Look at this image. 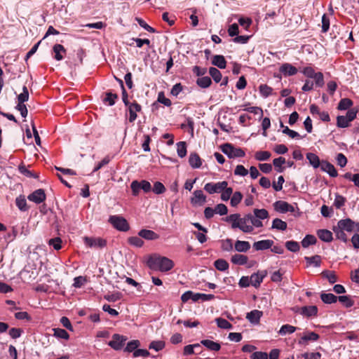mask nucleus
<instances>
[{
    "label": "nucleus",
    "mask_w": 359,
    "mask_h": 359,
    "mask_svg": "<svg viewBox=\"0 0 359 359\" xmlns=\"http://www.w3.org/2000/svg\"><path fill=\"white\" fill-rule=\"evenodd\" d=\"M150 355L149 352L147 349H140L137 348L133 353V356L134 358L142 357L147 358Z\"/></svg>",
    "instance_id": "nucleus-63"
},
{
    "label": "nucleus",
    "mask_w": 359,
    "mask_h": 359,
    "mask_svg": "<svg viewBox=\"0 0 359 359\" xmlns=\"http://www.w3.org/2000/svg\"><path fill=\"white\" fill-rule=\"evenodd\" d=\"M319 238L324 242H331L333 239L332 233L330 231L327 229H320L317 232Z\"/></svg>",
    "instance_id": "nucleus-24"
},
{
    "label": "nucleus",
    "mask_w": 359,
    "mask_h": 359,
    "mask_svg": "<svg viewBox=\"0 0 359 359\" xmlns=\"http://www.w3.org/2000/svg\"><path fill=\"white\" fill-rule=\"evenodd\" d=\"M212 64L219 69H225L226 61L223 55H216L212 57Z\"/></svg>",
    "instance_id": "nucleus-23"
},
{
    "label": "nucleus",
    "mask_w": 359,
    "mask_h": 359,
    "mask_svg": "<svg viewBox=\"0 0 359 359\" xmlns=\"http://www.w3.org/2000/svg\"><path fill=\"white\" fill-rule=\"evenodd\" d=\"M312 79L315 80V83L317 86L322 87L324 85V77L321 72L316 73Z\"/></svg>",
    "instance_id": "nucleus-60"
},
{
    "label": "nucleus",
    "mask_w": 359,
    "mask_h": 359,
    "mask_svg": "<svg viewBox=\"0 0 359 359\" xmlns=\"http://www.w3.org/2000/svg\"><path fill=\"white\" fill-rule=\"evenodd\" d=\"M15 204L20 211L25 212L29 209L25 196L20 195L17 197Z\"/></svg>",
    "instance_id": "nucleus-27"
},
{
    "label": "nucleus",
    "mask_w": 359,
    "mask_h": 359,
    "mask_svg": "<svg viewBox=\"0 0 359 359\" xmlns=\"http://www.w3.org/2000/svg\"><path fill=\"white\" fill-rule=\"evenodd\" d=\"M320 167L322 171L327 172L332 177H336L338 175L334 166L328 161H322Z\"/></svg>",
    "instance_id": "nucleus-15"
},
{
    "label": "nucleus",
    "mask_w": 359,
    "mask_h": 359,
    "mask_svg": "<svg viewBox=\"0 0 359 359\" xmlns=\"http://www.w3.org/2000/svg\"><path fill=\"white\" fill-rule=\"evenodd\" d=\"M227 186L228 182L226 181L219 182L217 183L209 182L205 184L204 190L210 194L221 193Z\"/></svg>",
    "instance_id": "nucleus-5"
},
{
    "label": "nucleus",
    "mask_w": 359,
    "mask_h": 359,
    "mask_svg": "<svg viewBox=\"0 0 359 359\" xmlns=\"http://www.w3.org/2000/svg\"><path fill=\"white\" fill-rule=\"evenodd\" d=\"M352 105L353 102L351 100L348 98H343L339 101L337 109L339 110H346L350 108Z\"/></svg>",
    "instance_id": "nucleus-42"
},
{
    "label": "nucleus",
    "mask_w": 359,
    "mask_h": 359,
    "mask_svg": "<svg viewBox=\"0 0 359 359\" xmlns=\"http://www.w3.org/2000/svg\"><path fill=\"white\" fill-rule=\"evenodd\" d=\"M128 242L130 245L137 248H141L144 245V241L142 238L138 236H131L128 238Z\"/></svg>",
    "instance_id": "nucleus-43"
},
{
    "label": "nucleus",
    "mask_w": 359,
    "mask_h": 359,
    "mask_svg": "<svg viewBox=\"0 0 359 359\" xmlns=\"http://www.w3.org/2000/svg\"><path fill=\"white\" fill-rule=\"evenodd\" d=\"M296 330H297L296 327L286 324V325H283L280 327L278 333H279V334L283 336L287 334H292L296 331Z\"/></svg>",
    "instance_id": "nucleus-39"
},
{
    "label": "nucleus",
    "mask_w": 359,
    "mask_h": 359,
    "mask_svg": "<svg viewBox=\"0 0 359 359\" xmlns=\"http://www.w3.org/2000/svg\"><path fill=\"white\" fill-rule=\"evenodd\" d=\"M147 265L151 270L166 272L173 268L174 263L168 257L154 255L148 258Z\"/></svg>",
    "instance_id": "nucleus-2"
},
{
    "label": "nucleus",
    "mask_w": 359,
    "mask_h": 359,
    "mask_svg": "<svg viewBox=\"0 0 359 359\" xmlns=\"http://www.w3.org/2000/svg\"><path fill=\"white\" fill-rule=\"evenodd\" d=\"M165 346V343L163 341H154L150 343L149 348L154 349L156 351L162 350Z\"/></svg>",
    "instance_id": "nucleus-58"
},
{
    "label": "nucleus",
    "mask_w": 359,
    "mask_h": 359,
    "mask_svg": "<svg viewBox=\"0 0 359 359\" xmlns=\"http://www.w3.org/2000/svg\"><path fill=\"white\" fill-rule=\"evenodd\" d=\"M320 299L325 304H332L337 301V297L332 293H322Z\"/></svg>",
    "instance_id": "nucleus-34"
},
{
    "label": "nucleus",
    "mask_w": 359,
    "mask_h": 359,
    "mask_svg": "<svg viewBox=\"0 0 359 359\" xmlns=\"http://www.w3.org/2000/svg\"><path fill=\"white\" fill-rule=\"evenodd\" d=\"M140 342L139 340H132L127 344L125 351L127 352H134L140 346Z\"/></svg>",
    "instance_id": "nucleus-51"
},
{
    "label": "nucleus",
    "mask_w": 359,
    "mask_h": 359,
    "mask_svg": "<svg viewBox=\"0 0 359 359\" xmlns=\"http://www.w3.org/2000/svg\"><path fill=\"white\" fill-rule=\"evenodd\" d=\"M201 343L210 351H217L221 348V346L219 343L209 339H203Z\"/></svg>",
    "instance_id": "nucleus-29"
},
{
    "label": "nucleus",
    "mask_w": 359,
    "mask_h": 359,
    "mask_svg": "<svg viewBox=\"0 0 359 359\" xmlns=\"http://www.w3.org/2000/svg\"><path fill=\"white\" fill-rule=\"evenodd\" d=\"M266 276V272H263L262 273H256L251 275L250 284L255 287H257L260 285L261 283L263 281L264 278Z\"/></svg>",
    "instance_id": "nucleus-22"
},
{
    "label": "nucleus",
    "mask_w": 359,
    "mask_h": 359,
    "mask_svg": "<svg viewBox=\"0 0 359 359\" xmlns=\"http://www.w3.org/2000/svg\"><path fill=\"white\" fill-rule=\"evenodd\" d=\"M296 312L299 313L301 315L307 318L316 316L318 314V308L316 306H306L297 308Z\"/></svg>",
    "instance_id": "nucleus-12"
},
{
    "label": "nucleus",
    "mask_w": 359,
    "mask_h": 359,
    "mask_svg": "<svg viewBox=\"0 0 359 359\" xmlns=\"http://www.w3.org/2000/svg\"><path fill=\"white\" fill-rule=\"evenodd\" d=\"M152 190L156 194H161L165 191V188L161 182H156Z\"/></svg>",
    "instance_id": "nucleus-59"
},
{
    "label": "nucleus",
    "mask_w": 359,
    "mask_h": 359,
    "mask_svg": "<svg viewBox=\"0 0 359 359\" xmlns=\"http://www.w3.org/2000/svg\"><path fill=\"white\" fill-rule=\"evenodd\" d=\"M46 194L44 190L42 189H36L27 196L29 201H32L36 204H39L43 202L46 200Z\"/></svg>",
    "instance_id": "nucleus-10"
},
{
    "label": "nucleus",
    "mask_w": 359,
    "mask_h": 359,
    "mask_svg": "<svg viewBox=\"0 0 359 359\" xmlns=\"http://www.w3.org/2000/svg\"><path fill=\"white\" fill-rule=\"evenodd\" d=\"M189 163L193 168H198L202 165L201 159L196 153H191L189 157Z\"/></svg>",
    "instance_id": "nucleus-21"
},
{
    "label": "nucleus",
    "mask_w": 359,
    "mask_h": 359,
    "mask_svg": "<svg viewBox=\"0 0 359 359\" xmlns=\"http://www.w3.org/2000/svg\"><path fill=\"white\" fill-rule=\"evenodd\" d=\"M194 196L191 198L193 205H203L206 201V196L202 190H196L193 193Z\"/></svg>",
    "instance_id": "nucleus-16"
},
{
    "label": "nucleus",
    "mask_w": 359,
    "mask_h": 359,
    "mask_svg": "<svg viewBox=\"0 0 359 359\" xmlns=\"http://www.w3.org/2000/svg\"><path fill=\"white\" fill-rule=\"evenodd\" d=\"M243 198V195L240 191H236L231 198V205L233 207L237 206L241 201Z\"/></svg>",
    "instance_id": "nucleus-54"
},
{
    "label": "nucleus",
    "mask_w": 359,
    "mask_h": 359,
    "mask_svg": "<svg viewBox=\"0 0 359 359\" xmlns=\"http://www.w3.org/2000/svg\"><path fill=\"white\" fill-rule=\"evenodd\" d=\"M121 293L116 292L114 294H108L104 296V298L108 302H114L119 300L121 298Z\"/></svg>",
    "instance_id": "nucleus-62"
},
{
    "label": "nucleus",
    "mask_w": 359,
    "mask_h": 359,
    "mask_svg": "<svg viewBox=\"0 0 359 359\" xmlns=\"http://www.w3.org/2000/svg\"><path fill=\"white\" fill-rule=\"evenodd\" d=\"M279 72L287 77L297 74L298 69L291 64L285 62L280 66Z\"/></svg>",
    "instance_id": "nucleus-11"
},
{
    "label": "nucleus",
    "mask_w": 359,
    "mask_h": 359,
    "mask_svg": "<svg viewBox=\"0 0 359 359\" xmlns=\"http://www.w3.org/2000/svg\"><path fill=\"white\" fill-rule=\"evenodd\" d=\"M285 158L283 157H278L276 158H274L273 161V165L276 168V170L278 172H282L284 170V168L283 167V165L285 163Z\"/></svg>",
    "instance_id": "nucleus-38"
},
{
    "label": "nucleus",
    "mask_w": 359,
    "mask_h": 359,
    "mask_svg": "<svg viewBox=\"0 0 359 359\" xmlns=\"http://www.w3.org/2000/svg\"><path fill=\"white\" fill-rule=\"evenodd\" d=\"M232 194L233 189L226 187V188L222 191L221 199L224 201H226L230 198Z\"/></svg>",
    "instance_id": "nucleus-61"
},
{
    "label": "nucleus",
    "mask_w": 359,
    "mask_h": 359,
    "mask_svg": "<svg viewBox=\"0 0 359 359\" xmlns=\"http://www.w3.org/2000/svg\"><path fill=\"white\" fill-rule=\"evenodd\" d=\"M215 267L220 271H225L229 269V263L224 259H218L214 262Z\"/></svg>",
    "instance_id": "nucleus-35"
},
{
    "label": "nucleus",
    "mask_w": 359,
    "mask_h": 359,
    "mask_svg": "<svg viewBox=\"0 0 359 359\" xmlns=\"http://www.w3.org/2000/svg\"><path fill=\"white\" fill-rule=\"evenodd\" d=\"M319 339V335L314 332H305L299 340V344L304 345L308 341H316Z\"/></svg>",
    "instance_id": "nucleus-17"
},
{
    "label": "nucleus",
    "mask_w": 359,
    "mask_h": 359,
    "mask_svg": "<svg viewBox=\"0 0 359 359\" xmlns=\"http://www.w3.org/2000/svg\"><path fill=\"white\" fill-rule=\"evenodd\" d=\"M177 152L180 158H184L187 155V144L185 142H179L177 143Z\"/></svg>",
    "instance_id": "nucleus-41"
},
{
    "label": "nucleus",
    "mask_w": 359,
    "mask_h": 359,
    "mask_svg": "<svg viewBox=\"0 0 359 359\" xmlns=\"http://www.w3.org/2000/svg\"><path fill=\"white\" fill-rule=\"evenodd\" d=\"M316 242L317 239L313 235L308 234L303 238L301 243L303 248H306L311 245L316 244Z\"/></svg>",
    "instance_id": "nucleus-33"
},
{
    "label": "nucleus",
    "mask_w": 359,
    "mask_h": 359,
    "mask_svg": "<svg viewBox=\"0 0 359 359\" xmlns=\"http://www.w3.org/2000/svg\"><path fill=\"white\" fill-rule=\"evenodd\" d=\"M222 151L229 158H233L236 157H243L245 151L241 148H236L229 143L224 144L221 146Z\"/></svg>",
    "instance_id": "nucleus-4"
},
{
    "label": "nucleus",
    "mask_w": 359,
    "mask_h": 359,
    "mask_svg": "<svg viewBox=\"0 0 359 359\" xmlns=\"http://www.w3.org/2000/svg\"><path fill=\"white\" fill-rule=\"evenodd\" d=\"M118 99V95L111 92H107L103 102L109 106L114 105L116 100Z\"/></svg>",
    "instance_id": "nucleus-32"
},
{
    "label": "nucleus",
    "mask_w": 359,
    "mask_h": 359,
    "mask_svg": "<svg viewBox=\"0 0 359 359\" xmlns=\"http://www.w3.org/2000/svg\"><path fill=\"white\" fill-rule=\"evenodd\" d=\"M280 354V350L278 348L272 349L269 355L266 352L257 351L252 353L250 359H278Z\"/></svg>",
    "instance_id": "nucleus-7"
},
{
    "label": "nucleus",
    "mask_w": 359,
    "mask_h": 359,
    "mask_svg": "<svg viewBox=\"0 0 359 359\" xmlns=\"http://www.w3.org/2000/svg\"><path fill=\"white\" fill-rule=\"evenodd\" d=\"M209 74L216 83H219L222 78L221 72L215 67L209 69Z\"/></svg>",
    "instance_id": "nucleus-45"
},
{
    "label": "nucleus",
    "mask_w": 359,
    "mask_h": 359,
    "mask_svg": "<svg viewBox=\"0 0 359 359\" xmlns=\"http://www.w3.org/2000/svg\"><path fill=\"white\" fill-rule=\"evenodd\" d=\"M217 325L222 329L229 330L232 328V325L226 319L222 318H217L215 319Z\"/></svg>",
    "instance_id": "nucleus-47"
},
{
    "label": "nucleus",
    "mask_w": 359,
    "mask_h": 359,
    "mask_svg": "<svg viewBox=\"0 0 359 359\" xmlns=\"http://www.w3.org/2000/svg\"><path fill=\"white\" fill-rule=\"evenodd\" d=\"M287 223L280 219L276 218L272 222L271 229L285 231L287 229Z\"/></svg>",
    "instance_id": "nucleus-36"
},
{
    "label": "nucleus",
    "mask_w": 359,
    "mask_h": 359,
    "mask_svg": "<svg viewBox=\"0 0 359 359\" xmlns=\"http://www.w3.org/2000/svg\"><path fill=\"white\" fill-rule=\"evenodd\" d=\"M48 244L56 250H59L62 248V240L60 237L51 238L48 241Z\"/></svg>",
    "instance_id": "nucleus-57"
},
{
    "label": "nucleus",
    "mask_w": 359,
    "mask_h": 359,
    "mask_svg": "<svg viewBox=\"0 0 359 359\" xmlns=\"http://www.w3.org/2000/svg\"><path fill=\"white\" fill-rule=\"evenodd\" d=\"M28 100H29V91H28L27 86H24L22 88V92L18 96V104H23Z\"/></svg>",
    "instance_id": "nucleus-44"
},
{
    "label": "nucleus",
    "mask_w": 359,
    "mask_h": 359,
    "mask_svg": "<svg viewBox=\"0 0 359 359\" xmlns=\"http://www.w3.org/2000/svg\"><path fill=\"white\" fill-rule=\"evenodd\" d=\"M127 107H128V111L130 114L128 120L130 123H133L137 118V112H139L141 111L142 107L136 101H134L133 102L129 104V105H127Z\"/></svg>",
    "instance_id": "nucleus-14"
},
{
    "label": "nucleus",
    "mask_w": 359,
    "mask_h": 359,
    "mask_svg": "<svg viewBox=\"0 0 359 359\" xmlns=\"http://www.w3.org/2000/svg\"><path fill=\"white\" fill-rule=\"evenodd\" d=\"M53 52L55 53V59L57 61H60L63 59L62 53H65L66 50L64 46L61 44H55L53 48Z\"/></svg>",
    "instance_id": "nucleus-30"
},
{
    "label": "nucleus",
    "mask_w": 359,
    "mask_h": 359,
    "mask_svg": "<svg viewBox=\"0 0 359 359\" xmlns=\"http://www.w3.org/2000/svg\"><path fill=\"white\" fill-rule=\"evenodd\" d=\"M273 206L276 211L281 213H285L287 212H294V208L287 202L283 201H278L275 202Z\"/></svg>",
    "instance_id": "nucleus-13"
},
{
    "label": "nucleus",
    "mask_w": 359,
    "mask_h": 359,
    "mask_svg": "<svg viewBox=\"0 0 359 359\" xmlns=\"http://www.w3.org/2000/svg\"><path fill=\"white\" fill-rule=\"evenodd\" d=\"M253 212L254 216L259 219H264L269 217V212L266 209H255Z\"/></svg>",
    "instance_id": "nucleus-55"
},
{
    "label": "nucleus",
    "mask_w": 359,
    "mask_h": 359,
    "mask_svg": "<svg viewBox=\"0 0 359 359\" xmlns=\"http://www.w3.org/2000/svg\"><path fill=\"white\" fill-rule=\"evenodd\" d=\"M350 121L345 116H338L337 118V126L339 128H347L349 126Z\"/></svg>",
    "instance_id": "nucleus-53"
},
{
    "label": "nucleus",
    "mask_w": 359,
    "mask_h": 359,
    "mask_svg": "<svg viewBox=\"0 0 359 359\" xmlns=\"http://www.w3.org/2000/svg\"><path fill=\"white\" fill-rule=\"evenodd\" d=\"M126 339V337L122 335L114 334L108 344L115 350H121L123 347Z\"/></svg>",
    "instance_id": "nucleus-9"
},
{
    "label": "nucleus",
    "mask_w": 359,
    "mask_h": 359,
    "mask_svg": "<svg viewBox=\"0 0 359 359\" xmlns=\"http://www.w3.org/2000/svg\"><path fill=\"white\" fill-rule=\"evenodd\" d=\"M262 311L259 310H252L248 313L246 318L252 324H257L259 322L261 317L262 316Z\"/></svg>",
    "instance_id": "nucleus-20"
},
{
    "label": "nucleus",
    "mask_w": 359,
    "mask_h": 359,
    "mask_svg": "<svg viewBox=\"0 0 359 359\" xmlns=\"http://www.w3.org/2000/svg\"><path fill=\"white\" fill-rule=\"evenodd\" d=\"M255 158L257 161H263L268 160L271 156V153L267 151H259L256 152Z\"/></svg>",
    "instance_id": "nucleus-56"
},
{
    "label": "nucleus",
    "mask_w": 359,
    "mask_h": 359,
    "mask_svg": "<svg viewBox=\"0 0 359 359\" xmlns=\"http://www.w3.org/2000/svg\"><path fill=\"white\" fill-rule=\"evenodd\" d=\"M286 248L292 252H297L299 250L300 246L298 242L294 241H288L285 243Z\"/></svg>",
    "instance_id": "nucleus-46"
},
{
    "label": "nucleus",
    "mask_w": 359,
    "mask_h": 359,
    "mask_svg": "<svg viewBox=\"0 0 359 359\" xmlns=\"http://www.w3.org/2000/svg\"><path fill=\"white\" fill-rule=\"evenodd\" d=\"M337 226L339 229L348 232H351L354 230L359 231V223H355L349 218L339 220Z\"/></svg>",
    "instance_id": "nucleus-6"
},
{
    "label": "nucleus",
    "mask_w": 359,
    "mask_h": 359,
    "mask_svg": "<svg viewBox=\"0 0 359 359\" xmlns=\"http://www.w3.org/2000/svg\"><path fill=\"white\" fill-rule=\"evenodd\" d=\"M84 243L89 248H102L106 246V240L100 237H88L83 238Z\"/></svg>",
    "instance_id": "nucleus-8"
},
{
    "label": "nucleus",
    "mask_w": 359,
    "mask_h": 359,
    "mask_svg": "<svg viewBox=\"0 0 359 359\" xmlns=\"http://www.w3.org/2000/svg\"><path fill=\"white\" fill-rule=\"evenodd\" d=\"M108 221L118 231L126 232L130 229L128 222L121 216L111 215Z\"/></svg>",
    "instance_id": "nucleus-3"
},
{
    "label": "nucleus",
    "mask_w": 359,
    "mask_h": 359,
    "mask_svg": "<svg viewBox=\"0 0 359 359\" xmlns=\"http://www.w3.org/2000/svg\"><path fill=\"white\" fill-rule=\"evenodd\" d=\"M260 94L264 97H267L271 95L273 89L266 84H262L259 87Z\"/></svg>",
    "instance_id": "nucleus-49"
},
{
    "label": "nucleus",
    "mask_w": 359,
    "mask_h": 359,
    "mask_svg": "<svg viewBox=\"0 0 359 359\" xmlns=\"http://www.w3.org/2000/svg\"><path fill=\"white\" fill-rule=\"evenodd\" d=\"M138 236L148 241L156 240L159 238L158 234L151 230L142 229L138 232Z\"/></svg>",
    "instance_id": "nucleus-18"
},
{
    "label": "nucleus",
    "mask_w": 359,
    "mask_h": 359,
    "mask_svg": "<svg viewBox=\"0 0 359 359\" xmlns=\"http://www.w3.org/2000/svg\"><path fill=\"white\" fill-rule=\"evenodd\" d=\"M196 83L202 88H207L211 85L212 80L209 76H202L196 80Z\"/></svg>",
    "instance_id": "nucleus-37"
},
{
    "label": "nucleus",
    "mask_w": 359,
    "mask_h": 359,
    "mask_svg": "<svg viewBox=\"0 0 359 359\" xmlns=\"http://www.w3.org/2000/svg\"><path fill=\"white\" fill-rule=\"evenodd\" d=\"M235 250L239 252H246L250 248V244L248 241H237L234 245Z\"/></svg>",
    "instance_id": "nucleus-25"
},
{
    "label": "nucleus",
    "mask_w": 359,
    "mask_h": 359,
    "mask_svg": "<svg viewBox=\"0 0 359 359\" xmlns=\"http://www.w3.org/2000/svg\"><path fill=\"white\" fill-rule=\"evenodd\" d=\"M346 199L343 196H341L338 194H335V198L334 201V205L337 209H340L342 206L344 205Z\"/></svg>",
    "instance_id": "nucleus-50"
},
{
    "label": "nucleus",
    "mask_w": 359,
    "mask_h": 359,
    "mask_svg": "<svg viewBox=\"0 0 359 359\" xmlns=\"http://www.w3.org/2000/svg\"><path fill=\"white\" fill-rule=\"evenodd\" d=\"M53 335L58 339H68L69 337V334L64 329L54 328V329H53Z\"/></svg>",
    "instance_id": "nucleus-40"
},
{
    "label": "nucleus",
    "mask_w": 359,
    "mask_h": 359,
    "mask_svg": "<svg viewBox=\"0 0 359 359\" xmlns=\"http://www.w3.org/2000/svg\"><path fill=\"white\" fill-rule=\"evenodd\" d=\"M251 214H247L243 217H241L240 214H231L225 217L226 222L231 223L232 229H239L244 233H251L254 228L250 224Z\"/></svg>",
    "instance_id": "nucleus-1"
},
{
    "label": "nucleus",
    "mask_w": 359,
    "mask_h": 359,
    "mask_svg": "<svg viewBox=\"0 0 359 359\" xmlns=\"http://www.w3.org/2000/svg\"><path fill=\"white\" fill-rule=\"evenodd\" d=\"M215 213L219 214L220 215H225L228 212L227 207L223 203L217 205L215 208Z\"/></svg>",
    "instance_id": "nucleus-64"
},
{
    "label": "nucleus",
    "mask_w": 359,
    "mask_h": 359,
    "mask_svg": "<svg viewBox=\"0 0 359 359\" xmlns=\"http://www.w3.org/2000/svg\"><path fill=\"white\" fill-rule=\"evenodd\" d=\"M323 276L326 278L330 283L333 284L337 281V278L334 271H324L322 273Z\"/></svg>",
    "instance_id": "nucleus-48"
},
{
    "label": "nucleus",
    "mask_w": 359,
    "mask_h": 359,
    "mask_svg": "<svg viewBox=\"0 0 359 359\" xmlns=\"http://www.w3.org/2000/svg\"><path fill=\"white\" fill-rule=\"evenodd\" d=\"M273 241L271 240H262L255 242L253 248L256 250H264L271 248L273 246Z\"/></svg>",
    "instance_id": "nucleus-19"
},
{
    "label": "nucleus",
    "mask_w": 359,
    "mask_h": 359,
    "mask_svg": "<svg viewBox=\"0 0 359 359\" xmlns=\"http://www.w3.org/2000/svg\"><path fill=\"white\" fill-rule=\"evenodd\" d=\"M306 158L309 160V163L314 168H318L320 167L321 162L319 157L313 153H308L306 154Z\"/></svg>",
    "instance_id": "nucleus-31"
},
{
    "label": "nucleus",
    "mask_w": 359,
    "mask_h": 359,
    "mask_svg": "<svg viewBox=\"0 0 359 359\" xmlns=\"http://www.w3.org/2000/svg\"><path fill=\"white\" fill-rule=\"evenodd\" d=\"M333 231L336 234L337 238L342 241L343 242L347 241V236L344 233L345 231L339 229L337 226L333 227Z\"/></svg>",
    "instance_id": "nucleus-52"
},
{
    "label": "nucleus",
    "mask_w": 359,
    "mask_h": 359,
    "mask_svg": "<svg viewBox=\"0 0 359 359\" xmlns=\"http://www.w3.org/2000/svg\"><path fill=\"white\" fill-rule=\"evenodd\" d=\"M248 258L246 255L241 254H235L231 258V262L233 264L245 265L247 264Z\"/></svg>",
    "instance_id": "nucleus-26"
},
{
    "label": "nucleus",
    "mask_w": 359,
    "mask_h": 359,
    "mask_svg": "<svg viewBox=\"0 0 359 359\" xmlns=\"http://www.w3.org/2000/svg\"><path fill=\"white\" fill-rule=\"evenodd\" d=\"M304 259L306 260L308 266L319 267L321 264V257L320 255H316L312 257H305Z\"/></svg>",
    "instance_id": "nucleus-28"
}]
</instances>
